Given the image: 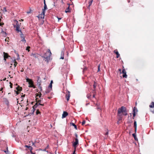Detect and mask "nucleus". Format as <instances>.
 Returning a JSON list of instances; mask_svg holds the SVG:
<instances>
[{
	"instance_id": "f257e3e1",
	"label": "nucleus",
	"mask_w": 154,
	"mask_h": 154,
	"mask_svg": "<svg viewBox=\"0 0 154 154\" xmlns=\"http://www.w3.org/2000/svg\"><path fill=\"white\" fill-rule=\"evenodd\" d=\"M128 115L126 108L122 106L119 108L118 110L117 115L119 121L122 120V115L126 116Z\"/></svg>"
},
{
	"instance_id": "f03ea898",
	"label": "nucleus",
	"mask_w": 154,
	"mask_h": 154,
	"mask_svg": "<svg viewBox=\"0 0 154 154\" xmlns=\"http://www.w3.org/2000/svg\"><path fill=\"white\" fill-rule=\"evenodd\" d=\"M51 55V53L50 49H48L45 53L44 56H42V57L44 58L45 60L48 63L50 60V58Z\"/></svg>"
},
{
	"instance_id": "7ed1b4c3",
	"label": "nucleus",
	"mask_w": 154,
	"mask_h": 154,
	"mask_svg": "<svg viewBox=\"0 0 154 154\" xmlns=\"http://www.w3.org/2000/svg\"><path fill=\"white\" fill-rule=\"evenodd\" d=\"M44 9H42V12L40 15H39L38 17V18L41 17V18H44L45 10L47 9V6L45 3V1H44Z\"/></svg>"
},
{
	"instance_id": "20e7f679",
	"label": "nucleus",
	"mask_w": 154,
	"mask_h": 154,
	"mask_svg": "<svg viewBox=\"0 0 154 154\" xmlns=\"http://www.w3.org/2000/svg\"><path fill=\"white\" fill-rule=\"evenodd\" d=\"M36 103L33 106V109H35V108H36L39 105L41 106L44 105V104L41 103V100H39V99L37 98H36Z\"/></svg>"
},
{
	"instance_id": "39448f33",
	"label": "nucleus",
	"mask_w": 154,
	"mask_h": 154,
	"mask_svg": "<svg viewBox=\"0 0 154 154\" xmlns=\"http://www.w3.org/2000/svg\"><path fill=\"white\" fill-rule=\"evenodd\" d=\"M26 81L28 82L29 85V87L30 88H35V86L33 85V82L32 79L27 78L26 79Z\"/></svg>"
},
{
	"instance_id": "423d86ee",
	"label": "nucleus",
	"mask_w": 154,
	"mask_h": 154,
	"mask_svg": "<svg viewBox=\"0 0 154 154\" xmlns=\"http://www.w3.org/2000/svg\"><path fill=\"white\" fill-rule=\"evenodd\" d=\"M16 25L14 26V27L16 28V30L17 31V32L18 33L20 32V33H22V31L20 29V27L19 26V25L18 22V21H16Z\"/></svg>"
},
{
	"instance_id": "0eeeda50",
	"label": "nucleus",
	"mask_w": 154,
	"mask_h": 154,
	"mask_svg": "<svg viewBox=\"0 0 154 154\" xmlns=\"http://www.w3.org/2000/svg\"><path fill=\"white\" fill-rule=\"evenodd\" d=\"M3 54L4 60H5V61H6V59L11 57L10 56L8 55V54L7 53L4 52Z\"/></svg>"
},
{
	"instance_id": "6e6552de",
	"label": "nucleus",
	"mask_w": 154,
	"mask_h": 154,
	"mask_svg": "<svg viewBox=\"0 0 154 154\" xmlns=\"http://www.w3.org/2000/svg\"><path fill=\"white\" fill-rule=\"evenodd\" d=\"M70 92L68 91V90L66 91V98L68 102L69 99V97H70Z\"/></svg>"
},
{
	"instance_id": "1a4fd4ad",
	"label": "nucleus",
	"mask_w": 154,
	"mask_h": 154,
	"mask_svg": "<svg viewBox=\"0 0 154 154\" xmlns=\"http://www.w3.org/2000/svg\"><path fill=\"white\" fill-rule=\"evenodd\" d=\"M149 107L151 108H153L154 107V102H152L151 103L150 105H149ZM151 111L152 113H154V109H151Z\"/></svg>"
},
{
	"instance_id": "9d476101",
	"label": "nucleus",
	"mask_w": 154,
	"mask_h": 154,
	"mask_svg": "<svg viewBox=\"0 0 154 154\" xmlns=\"http://www.w3.org/2000/svg\"><path fill=\"white\" fill-rule=\"evenodd\" d=\"M24 146L25 147L27 148L29 150H30L31 153L32 154H34V153H33L32 152V148L31 146H28L27 145H25Z\"/></svg>"
},
{
	"instance_id": "9b49d317",
	"label": "nucleus",
	"mask_w": 154,
	"mask_h": 154,
	"mask_svg": "<svg viewBox=\"0 0 154 154\" xmlns=\"http://www.w3.org/2000/svg\"><path fill=\"white\" fill-rule=\"evenodd\" d=\"M122 73L123 74L122 75L123 77V78H127V75L126 74V72L124 68L122 69Z\"/></svg>"
},
{
	"instance_id": "f8f14e48",
	"label": "nucleus",
	"mask_w": 154,
	"mask_h": 154,
	"mask_svg": "<svg viewBox=\"0 0 154 154\" xmlns=\"http://www.w3.org/2000/svg\"><path fill=\"white\" fill-rule=\"evenodd\" d=\"M20 37L22 38L21 41L25 43L26 42V41L25 39V37L24 36V35L23 34L22 32V33H20Z\"/></svg>"
},
{
	"instance_id": "ddd939ff",
	"label": "nucleus",
	"mask_w": 154,
	"mask_h": 154,
	"mask_svg": "<svg viewBox=\"0 0 154 154\" xmlns=\"http://www.w3.org/2000/svg\"><path fill=\"white\" fill-rule=\"evenodd\" d=\"M75 141L73 144V146L75 148L76 147V146L78 144V140L77 138H76L75 139Z\"/></svg>"
},
{
	"instance_id": "4468645a",
	"label": "nucleus",
	"mask_w": 154,
	"mask_h": 154,
	"mask_svg": "<svg viewBox=\"0 0 154 154\" xmlns=\"http://www.w3.org/2000/svg\"><path fill=\"white\" fill-rule=\"evenodd\" d=\"M97 85V83L96 82H94V84L93 85L94 89L92 90L93 93H95V88Z\"/></svg>"
},
{
	"instance_id": "2eb2a0df",
	"label": "nucleus",
	"mask_w": 154,
	"mask_h": 154,
	"mask_svg": "<svg viewBox=\"0 0 154 154\" xmlns=\"http://www.w3.org/2000/svg\"><path fill=\"white\" fill-rule=\"evenodd\" d=\"M114 53L116 54V58H118L120 56V54H119L118 51L117 49L114 51Z\"/></svg>"
},
{
	"instance_id": "dca6fc26",
	"label": "nucleus",
	"mask_w": 154,
	"mask_h": 154,
	"mask_svg": "<svg viewBox=\"0 0 154 154\" xmlns=\"http://www.w3.org/2000/svg\"><path fill=\"white\" fill-rule=\"evenodd\" d=\"M68 115V113L65 111H64L62 114V118H65Z\"/></svg>"
},
{
	"instance_id": "f3484780",
	"label": "nucleus",
	"mask_w": 154,
	"mask_h": 154,
	"mask_svg": "<svg viewBox=\"0 0 154 154\" xmlns=\"http://www.w3.org/2000/svg\"><path fill=\"white\" fill-rule=\"evenodd\" d=\"M137 111V110L136 109V107H135L133 109V117H134L135 116L136 114L135 112H136Z\"/></svg>"
},
{
	"instance_id": "a211bd4d",
	"label": "nucleus",
	"mask_w": 154,
	"mask_h": 154,
	"mask_svg": "<svg viewBox=\"0 0 154 154\" xmlns=\"http://www.w3.org/2000/svg\"><path fill=\"white\" fill-rule=\"evenodd\" d=\"M16 89L17 90V91L20 92V91L22 90V88L21 87H20L19 86H18L16 88Z\"/></svg>"
},
{
	"instance_id": "6ab92c4d",
	"label": "nucleus",
	"mask_w": 154,
	"mask_h": 154,
	"mask_svg": "<svg viewBox=\"0 0 154 154\" xmlns=\"http://www.w3.org/2000/svg\"><path fill=\"white\" fill-rule=\"evenodd\" d=\"M93 0H91V1H90L88 3L89 4V5L88 7V9H89L90 8V6L91 5H92V2H93Z\"/></svg>"
},
{
	"instance_id": "aec40b11",
	"label": "nucleus",
	"mask_w": 154,
	"mask_h": 154,
	"mask_svg": "<svg viewBox=\"0 0 154 154\" xmlns=\"http://www.w3.org/2000/svg\"><path fill=\"white\" fill-rule=\"evenodd\" d=\"M32 55L35 58H38L39 56V55L38 54H34Z\"/></svg>"
},
{
	"instance_id": "412c9836",
	"label": "nucleus",
	"mask_w": 154,
	"mask_h": 154,
	"mask_svg": "<svg viewBox=\"0 0 154 154\" xmlns=\"http://www.w3.org/2000/svg\"><path fill=\"white\" fill-rule=\"evenodd\" d=\"M69 6L68 7V8L66 9L65 11V12L66 13L69 12L70 11V10L69 8Z\"/></svg>"
},
{
	"instance_id": "4be33fe9",
	"label": "nucleus",
	"mask_w": 154,
	"mask_h": 154,
	"mask_svg": "<svg viewBox=\"0 0 154 154\" xmlns=\"http://www.w3.org/2000/svg\"><path fill=\"white\" fill-rule=\"evenodd\" d=\"M14 67H15L17 66V65L18 63L17 62H16V60H14Z\"/></svg>"
},
{
	"instance_id": "5701e85b",
	"label": "nucleus",
	"mask_w": 154,
	"mask_h": 154,
	"mask_svg": "<svg viewBox=\"0 0 154 154\" xmlns=\"http://www.w3.org/2000/svg\"><path fill=\"white\" fill-rule=\"evenodd\" d=\"M134 128H137V123L136 121H134Z\"/></svg>"
},
{
	"instance_id": "b1692460",
	"label": "nucleus",
	"mask_w": 154,
	"mask_h": 154,
	"mask_svg": "<svg viewBox=\"0 0 154 154\" xmlns=\"http://www.w3.org/2000/svg\"><path fill=\"white\" fill-rule=\"evenodd\" d=\"M72 125L74 126V128H75L76 129H77V127L76 126V125H75L74 123H72Z\"/></svg>"
},
{
	"instance_id": "393cba45",
	"label": "nucleus",
	"mask_w": 154,
	"mask_h": 154,
	"mask_svg": "<svg viewBox=\"0 0 154 154\" xmlns=\"http://www.w3.org/2000/svg\"><path fill=\"white\" fill-rule=\"evenodd\" d=\"M132 135H133V136L134 137L135 140H136V135L134 133V134H132Z\"/></svg>"
},
{
	"instance_id": "a878e982",
	"label": "nucleus",
	"mask_w": 154,
	"mask_h": 154,
	"mask_svg": "<svg viewBox=\"0 0 154 154\" xmlns=\"http://www.w3.org/2000/svg\"><path fill=\"white\" fill-rule=\"evenodd\" d=\"M30 48V47L29 46H27L26 48V50H27L29 52L30 51V50H29V49Z\"/></svg>"
},
{
	"instance_id": "bb28decb",
	"label": "nucleus",
	"mask_w": 154,
	"mask_h": 154,
	"mask_svg": "<svg viewBox=\"0 0 154 154\" xmlns=\"http://www.w3.org/2000/svg\"><path fill=\"white\" fill-rule=\"evenodd\" d=\"M87 97L89 99L91 98V94H88L87 95Z\"/></svg>"
},
{
	"instance_id": "cd10ccee",
	"label": "nucleus",
	"mask_w": 154,
	"mask_h": 154,
	"mask_svg": "<svg viewBox=\"0 0 154 154\" xmlns=\"http://www.w3.org/2000/svg\"><path fill=\"white\" fill-rule=\"evenodd\" d=\"M85 122H86L85 120H83L82 122V125H83L85 124Z\"/></svg>"
},
{
	"instance_id": "c85d7f7f",
	"label": "nucleus",
	"mask_w": 154,
	"mask_h": 154,
	"mask_svg": "<svg viewBox=\"0 0 154 154\" xmlns=\"http://www.w3.org/2000/svg\"><path fill=\"white\" fill-rule=\"evenodd\" d=\"M40 113V112H39V111L38 110V109L36 110V114L37 115H38V114Z\"/></svg>"
},
{
	"instance_id": "c756f323",
	"label": "nucleus",
	"mask_w": 154,
	"mask_h": 154,
	"mask_svg": "<svg viewBox=\"0 0 154 154\" xmlns=\"http://www.w3.org/2000/svg\"><path fill=\"white\" fill-rule=\"evenodd\" d=\"M14 91L16 92V94H18L20 92L19 91H17L16 90H15Z\"/></svg>"
},
{
	"instance_id": "7c9ffc66",
	"label": "nucleus",
	"mask_w": 154,
	"mask_h": 154,
	"mask_svg": "<svg viewBox=\"0 0 154 154\" xmlns=\"http://www.w3.org/2000/svg\"><path fill=\"white\" fill-rule=\"evenodd\" d=\"M49 88H50L51 90L52 89V85L51 84H50L49 85Z\"/></svg>"
},
{
	"instance_id": "2f4dec72",
	"label": "nucleus",
	"mask_w": 154,
	"mask_h": 154,
	"mask_svg": "<svg viewBox=\"0 0 154 154\" xmlns=\"http://www.w3.org/2000/svg\"><path fill=\"white\" fill-rule=\"evenodd\" d=\"M10 88H12V85H13L12 83H11V82H10Z\"/></svg>"
},
{
	"instance_id": "473e14b6",
	"label": "nucleus",
	"mask_w": 154,
	"mask_h": 154,
	"mask_svg": "<svg viewBox=\"0 0 154 154\" xmlns=\"http://www.w3.org/2000/svg\"><path fill=\"white\" fill-rule=\"evenodd\" d=\"M39 93H40V94L39 95L38 94H37V95L36 96V97H37L38 96L39 97H41V95H42V94L40 92Z\"/></svg>"
},
{
	"instance_id": "72a5a7b5",
	"label": "nucleus",
	"mask_w": 154,
	"mask_h": 154,
	"mask_svg": "<svg viewBox=\"0 0 154 154\" xmlns=\"http://www.w3.org/2000/svg\"><path fill=\"white\" fill-rule=\"evenodd\" d=\"M62 4L64 3L63 0H58Z\"/></svg>"
},
{
	"instance_id": "f704fd0d",
	"label": "nucleus",
	"mask_w": 154,
	"mask_h": 154,
	"mask_svg": "<svg viewBox=\"0 0 154 154\" xmlns=\"http://www.w3.org/2000/svg\"><path fill=\"white\" fill-rule=\"evenodd\" d=\"M100 65H99L98 66V72H99L100 71Z\"/></svg>"
},
{
	"instance_id": "c9c22d12",
	"label": "nucleus",
	"mask_w": 154,
	"mask_h": 154,
	"mask_svg": "<svg viewBox=\"0 0 154 154\" xmlns=\"http://www.w3.org/2000/svg\"><path fill=\"white\" fill-rule=\"evenodd\" d=\"M93 93V95L92 97L93 98H94L95 97V93Z\"/></svg>"
},
{
	"instance_id": "e433bc0d",
	"label": "nucleus",
	"mask_w": 154,
	"mask_h": 154,
	"mask_svg": "<svg viewBox=\"0 0 154 154\" xmlns=\"http://www.w3.org/2000/svg\"><path fill=\"white\" fill-rule=\"evenodd\" d=\"M4 24V23H0V26H2Z\"/></svg>"
},
{
	"instance_id": "4c0bfd02",
	"label": "nucleus",
	"mask_w": 154,
	"mask_h": 154,
	"mask_svg": "<svg viewBox=\"0 0 154 154\" xmlns=\"http://www.w3.org/2000/svg\"><path fill=\"white\" fill-rule=\"evenodd\" d=\"M2 33H4L5 35L6 34V33L5 32L3 31V29L2 30Z\"/></svg>"
},
{
	"instance_id": "58836bf2",
	"label": "nucleus",
	"mask_w": 154,
	"mask_h": 154,
	"mask_svg": "<svg viewBox=\"0 0 154 154\" xmlns=\"http://www.w3.org/2000/svg\"><path fill=\"white\" fill-rule=\"evenodd\" d=\"M75 150L73 152V153L72 154H76L75 153Z\"/></svg>"
},
{
	"instance_id": "ea45409f",
	"label": "nucleus",
	"mask_w": 154,
	"mask_h": 154,
	"mask_svg": "<svg viewBox=\"0 0 154 154\" xmlns=\"http://www.w3.org/2000/svg\"><path fill=\"white\" fill-rule=\"evenodd\" d=\"M75 136L76 137V138H77V137H78V135H77V134H75Z\"/></svg>"
},
{
	"instance_id": "a19ab883",
	"label": "nucleus",
	"mask_w": 154,
	"mask_h": 154,
	"mask_svg": "<svg viewBox=\"0 0 154 154\" xmlns=\"http://www.w3.org/2000/svg\"><path fill=\"white\" fill-rule=\"evenodd\" d=\"M25 96V95L24 94L23 95L21 96V97H24Z\"/></svg>"
},
{
	"instance_id": "79ce46f5",
	"label": "nucleus",
	"mask_w": 154,
	"mask_h": 154,
	"mask_svg": "<svg viewBox=\"0 0 154 154\" xmlns=\"http://www.w3.org/2000/svg\"><path fill=\"white\" fill-rule=\"evenodd\" d=\"M53 83V81L52 80H51V83L50 84H51L52 85V83Z\"/></svg>"
},
{
	"instance_id": "37998d69",
	"label": "nucleus",
	"mask_w": 154,
	"mask_h": 154,
	"mask_svg": "<svg viewBox=\"0 0 154 154\" xmlns=\"http://www.w3.org/2000/svg\"><path fill=\"white\" fill-rule=\"evenodd\" d=\"M121 69H119V71L120 72H121Z\"/></svg>"
},
{
	"instance_id": "c03bdc74",
	"label": "nucleus",
	"mask_w": 154,
	"mask_h": 154,
	"mask_svg": "<svg viewBox=\"0 0 154 154\" xmlns=\"http://www.w3.org/2000/svg\"><path fill=\"white\" fill-rule=\"evenodd\" d=\"M8 38V39H9V38H6L5 39V41L6 42L7 41V39Z\"/></svg>"
},
{
	"instance_id": "a18cd8bd",
	"label": "nucleus",
	"mask_w": 154,
	"mask_h": 154,
	"mask_svg": "<svg viewBox=\"0 0 154 154\" xmlns=\"http://www.w3.org/2000/svg\"><path fill=\"white\" fill-rule=\"evenodd\" d=\"M4 10H5V11H7L6 10V8H4Z\"/></svg>"
},
{
	"instance_id": "49530a36",
	"label": "nucleus",
	"mask_w": 154,
	"mask_h": 154,
	"mask_svg": "<svg viewBox=\"0 0 154 154\" xmlns=\"http://www.w3.org/2000/svg\"><path fill=\"white\" fill-rule=\"evenodd\" d=\"M43 99L42 98H40V99L39 100H41V103H42V100Z\"/></svg>"
},
{
	"instance_id": "de8ad7c7",
	"label": "nucleus",
	"mask_w": 154,
	"mask_h": 154,
	"mask_svg": "<svg viewBox=\"0 0 154 154\" xmlns=\"http://www.w3.org/2000/svg\"><path fill=\"white\" fill-rule=\"evenodd\" d=\"M28 109V107H26L25 109L26 110H27Z\"/></svg>"
},
{
	"instance_id": "09e8293b",
	"label": "nucleus",
	"mask_w": 154,
	"mask_h": 154,
	"mask_svg": "<svg viewBox=\"0 0 154 154\" xmlns=\"http://www.w3.org/2000/svg\"><path fill=\"white\" fill-rule=\"evenodd\" d=\"M137 130V128H135V132H136Z\"/></svg>"
},
{
	"instance_id": "8fccbe9b",
	"label": "nucleus",
	"mask_w": 154,
	"mask_h": 154,
	"mask_svg": "<svg viewBox=\"0 0 154 154\" xmlns=\"http://www.w3.org/2000/svg\"><path fill=\"white\" fill-rule=\"evenodd\" d=\"M32 145H33V146H34V145L35 146L34 143L33 142H32Z\"/></svg>"
},
{
	"instance_id": "3c124183",
	"label": "nucleus",
	"mask_w": 154,
	"mask_h": 154,
	"mask_svg": "<svg viewBox=\"0 0 154 154\" xmlns=\"http://www.w3.org/2000/svg\"><path fill=\"white\" fill-rule=\"evenodd\" d=\"M3 89L2 88H1V89L0 90V91H2Z\"/></svg>"
},
{
	"instance_id": "603ef678",
	"label": "nucleus",
	"mask_w": 154,
	"mask_h": 154,
	"mask_svg": "<svg viewBox=\"0 0 154 154\" xmlns=\"http://www.w3.org/2000/svg\"><path fill=\"white\" fill-rule=\"evenodd\" d=\"M23 69H22V70H21V72H23Z\"/></svg>"
},
{
	"instance_id": "864d4df0",
	"label": "nucleus",
	"mask_w": 154,
	"mask_h": 154,
	"mask_svg": "<svg viewBox=\"0 0 154 154\" xmlns=\"http://www.w3.org/2000/svg\"><path fill=\"white\" fill-rule=\"evenodd\" d=\"M6 79V78H5L3 80H4V81Z\"/></svg>"
},
{
	"instance_id": "5fc2aeb1",
	"label": "nucleus",
	"mask_w": 154,
	"mask_h": 154,
	"mask_svg": "<svg viewBox=\"0 0 154 154\" xmlns=\"http://www.w3.org/2000/svg\"><path fill=\"white\" fill-rule=\"evenodd\" d=\"M128 3H129V2H130V0H128Z\"/></svg>"
},
{
	"instance_id": "6e6d98bb",
	"label": "nucleus",
	"mask_w": 154,
	"mask_h": 154,
	"mask_svg": "<svg viewBox=\"0 0 154 154\" xmlns=\"http://www.w3.org/2000/svg\"><path fill=\"white\" fill-rule=\"evenodd\" d=\"M106 135L108 134V132H106Z\"/></svg>"
},
{
	"instance_id": "4d7b16f0",
	"label": "nucleus",
	"mask_w": 154,
	"mask_h": 154,
	"mask_svg": "<svg viewBox=\"0 0 154 154\" xmlns=\"http://www.w3.org/2000/svg\"><path fill=\"white\" fill-rule=\"evenodd\" d=\"M61 58L63 59H64V57H61Z\"/></svg>"
},
{
	"instance_id": "13d9d810",
	"label": "nucleus",
	"mask_w": 154,
	"mask_h": 154,
	"mask_svg": "<svg viewBox=\"0 0 154 154\" xmlns=\"http://www.w3.org/2000/svg\"><path fill=\"white\" fill-rule=\"evenodd\" d=\"M49 99H50L51 98L50 97H48Z\"/></svg>"
},
{
	"instance_id": "bf43d9fd",
	"label": "nucleus",
	"mask_w": 154,
	"mask_h": 154,
	"mask_svg": "<svg viewBox=\"0 0 154 154\" xmlns=\"http://www.w3.org/2000/svg\"><path fill=\"white\" fill-rule=\"evenodd\" d=\"M1 19H0V21H1Z\"/></svg>"
},
{
	"instance_id": "052dcab7",
	"label": "nucleus",
	"mask_w": 154,
	"mask_h": 154,
	"mask_svg": "<svg viewBox=\"0 0 154 154\" xmlns=\"http://www.w3.org/2000/svg\"><path fill=\"white\" fill-rule=\"evenodd\" d=\"M10 94V93H8V94Z\"/></svg>"
},
{
	"instance_id": "680f3d73",
	"label": "nucleus",
	"mask_w": 154,
	"mask_h": 154,
	"mask_svg": "<svg viewBox=\"0 0 154 154\" xmlns=\"http://www.w3.org/2000/svg\"><path fill=\"white\" fill-rule=\"evenodd\" d=\"M11 65H12V64H11Z\"/></svg>"
},
{
	"instance_id": "e2e57ef3",
	"label": "nucleus",
	"mask_w": 154,
	"mask_h": 154,
	"mask_svg": "<svg viewBox=\"0 0 154 154\" xmlns=\"http://www.w3.org/2000/svg\"><path fill=\"white\" fill-rule=\"evenodd\" d=\"M45 1V0H44V1Z\"/></svg>"
}]
</instances>
